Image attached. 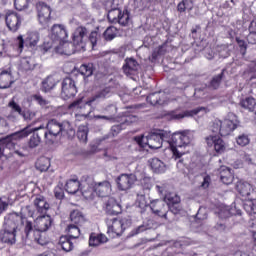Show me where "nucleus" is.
<instances>
[{
  "mask_svg": "<svg viewBox=\"0 0 256 256\" xmlns=\"http://www.w3.org/2000/svg\"><path fill=\"white\" fill-rule=\"evenodd\" d=\"M41 130V135H44L48 145H53L59 137H67V139H73V137H75V128H73V124L67 120L61 122L57 119H50L46 127L42 126Z\"/></svg>",
  "mask_w": 256,
  "mask_h": 256,
  "instance_id": "1",
  "label": "nucleus"
},
{
  "mask_svg": "<svg viewBox=\"0 0 256 256\" xmlns=\"http://www.w3.org/2000/svg\"><path fill=\"white\" fill-rule=\"evenodd\" d=\"M87 35V28L80 26L75 29L72 40L73 43L68 42L67 39L59 42L58 46H54L55 52L59 55H73L76 51H85V41L83 38Z\"/></svg>",
  "mask_w": 256,
  "mask_h": 256,
  "instance_id": "2",
  "label": "nucleus"
},
{
  "mask_svg": "<svg viewBox=\"0 0 256 256\" xmlns=\"http://www.w3.org/2000/svg\"><path fill=\"white\" fill-rule=\"evenodd\" d=\"M134 140L143 148L148 145L150 149H161L163 143H167L171 147V132L156 129L149 132L147 136H136Z\"/></svg>",
  "mask_w": 256,
  "mask_h": 256,
  "instance_id": "3",
  "label": "nucleus"
},
{
  "mask_svg": "<svg viewBox=\"0 0 256 256\" xmlns=\"http://www.w3.org/2000/svg\"><path fill=\"white\" fill-rule=\"evenodd\" d=\"M69 109H80L81 115L77 114L76 117H84V119H95V109H97V94H93L92 97H89L86 103L83 102V99H78L72 102L69 105Z\"/></svg>",
  "mask_w": 256,
  "mask_h": 256,
  "instance_id": "4",
  "label": "nucleus"
},
{
  "mask_svg": "<svg viewBox=\"0 0 256 256\" xmlns=\"http://www.w3.org/2000/svg\"><path fill=\"white\" fill-rule=\"evenodd\" d=\"M193 141V135L189 132H175L170 136V147L175 159H181L183 153L179 152L178 148L187 147Z\"/></svg>",
  "mask_w": 256,
  "mask_h": 256,
  "instance_id": "5",
  "label": "nucleus"
},
{
  "mask_svg": "<svg viewBox=\"0 0 256 256\" xmlns=\"http://www.w3.org/2000/svg\"><path fill=\"white\" fill-rule=\"evenodd\" d=\"M241 210L237 208H230L229 210H221L218 213L219 221L215 225V229L217 231H229L233 225L231 221H233V215L241 216Z\"/></svg>",
  "mask_w": 256,
  "mask_h": 256,
  "instance_id": "6",
  "label": "nucleus"
},
{
  "mask_svg": "<svg viewBox=\"0 0 256 256\" xmlns=\"http://www.w3.org/2000/svg\"><path fill=\"white\" fill-rule=\"evenodd\" d=\"M43 126L35 127L33 128L32 126H27L24 129L20 130L19 132L16 133L17 137H20L21 139L25 137H29L31 133L33 135L30 137L29 140V147L30 149H35V147H39V144L41 143V136L44 134L42 131Z\"/></svg>",
  "mask_w": 256,
  "mask_h": 256,
  "instance_id": "7",
  "label": "nucleus"
},
{
  "mask_svg": "<svg viewBox=\"0 0 256 256\" xmlns=\"http://www.w3.org/2000/svg\"><path fill=\"white\" fill-rule=\"evenodd\" d=\"M39 225V229L34 231V241L43 247L49 243V239L45 237V231H49V228L53 225V218L49 215L42 216Z\"/></svg>",
  "mask_w": 256,
  "mask_h": 256,
  "instance_id": "8",
  "label": "nucleus"
},
{
  "mask_svg": "<svg viewBox=\"0 0 256 256\" xmlns=\"http://www.w3.org/2000/svg\"><path fill=\"white\" fill-rule=\"evenodd\" d=\"M27 217L23 212H11L4 217V229H11V231H19L22 225H25Z\"/></svg>",
  "mask_w": 256,
  "mask_h": 256,
  "instance_id": "9",
  "label": "nucleus"
},
{
  "mask_svg": "<svg viewBox=\"0 0 256 256\" xmlns=\"http://www.w3.org/2000/svg\"><path fill=\"white\" fill-rule=\"evenodd\" d=\"M235 129H237V120L225 119L224 121H221L216 119L212 124V132L219 133L221 137L231 135L232 131H235Z\"/></svg>",
  "mask_w": 256,
  "mask_h": 256,
  "instance_id": "10",
  "label": "nucleus"
},
{
  "mask_svg": "<svg viewBox=\"0 0 256 256\" xmlns=\"http://www.w3.org/2000/svg\"><path fill=\"white\" fill-rule=\"evenodd\" d=\"M209 109L206 107H198L192 110L181 111L180 109L172 110L166 114V117L170 121H181V119H185V117H195V115H199V113L204 112L207 113Z\"/></svg>",
  "mask_w": 256,
  "mask_h": 256,
  "instance_id": "11",
  "label": "nucleus"
},
{
  "mask_svg": "<svg viewBox=\"0 0 256 256\" xmlns=\"http://www.w3.org/2000/svg\"><path fill=\"white\" fill-rule=\"evenodd\" d=\"M79 92L77 88V82L73 79V77H66L61 82V97L65 101L67 99H71V97H75Z\"/></svg>",
  "mask_w": 256,
  "mask_h": 256,
  "instance_id": "12",
  "label": "nucleus"
},
{
  "mask_svg": "<svg viewBox=\"0 0 256 256\" xmlns=\"http://www.w3.org/2000/svg\"><path fill=\"white\" fill-rule=\"evenodd\" d=\"M103 211L106 215H121L123 213V206L113 197H106L102 199Z\"/></svg>",
  "mask_w": 256,
  "mask_h": 256,
  "instance_id": "13",
  "label": "nucleus"
},
{
  "mask_svg": "<svg viewBox=\"0 0 256 256\" xmlns=\"http://www.w3.org/2000/svg\"><path fill=\"white\" fill-rule=\"evenodd\" d=\"M105 221L108 227L107 234L109 235V237L115 239V237H121V235H123L124 230L120 219L106 218Z\"/></svg>",
  "mask_w": 256,
  "mask_h": 256,
  "instance_id": "14",
  "label": "nucleus"
},
{
  "mask_svg": "<svg viewBox=\"0 0 256 256\" xmlns=\"http://www.w3.org/2000/svg\"><path fill=\"white\" fill-rule=\"evenodd\" d=\"M69 38L67 27L63 24H54L51 28L50 39L53 43H61Z\"/></svg>",
  "mask_w": 256,
  "mask_h": 256,
  "instance_id": "15",
  "label": "nucleus"
},
{
  "mask_svg": "<svg viewBox=\"0 0 256 256\" xmlns=\"http://www.w3.org/2000/svg\"><path fill=\"white\" fill-rule=\"evenodd\" d=\"M137 181L135 174H121L116 178V183L119 191H129Z\"/></svg>",
  "mask_w": 256,
  "mask_h": 256,
  "instance_id": "16",
  "label": "nucleus"
},
{
  "mask_svg": "<svg viewBox=\"0 0 256 256\" xmlns=\"http://www.w3.org/2000/svg\"><path fill=\"white\" fill-rule=\"evenodd\" d=\"M150 209L154 215L161 217L162 219H167V214L169 213V205L165 200H151Z\"/></svg>",
  "mask_w": 256,
  "mask_h": 256,
  "instance_id": "17",
  "label": "nucleus"
},
{
  "mask_svg": "<svg viewBox=\"0 0 256 256\" xmlns=\"http://www.w3.org/2000/svg\"><path fill=\"white\" fill-rule=\"evenodd\" d=\"M135 121H137V116L135 115L125 114L122 116L121 123L114 125L111 128L112 137L119 135L123 129H126L127 125H131V123H135Z\"/></svg>",
  "mask_w": 256,
  "mask_h": 256,
  "instance_id": "18",
  "label": "nucleus"
},
{
  "mask_svg": "<svg viewBox=\"0 0 256 256\" xmlns=\"http://www.w3.org/2000/svg\"><path fill=\"white\" fill-rule=\"evenodd\" d=\"M38 11V21L41 25H47L51 19V7L44 2H39L36 5Z\"/></svg>",
  "mask_w": 256,
  "mask_h": 256,
  "instance_id": "19",
  "label": "nucleus"
},
{
  "mask_svg": "<svg viewBox=\"0 0 256 256\" xmlns=\"http://www.w3.org/2000/svg\"><path fill=\"white\" fill-rule=\"evenodd\" d=\"M205 141L208 147H214V151H216V153H224L226 149L225 141H223L220 136L209 135L205 138Z\"/></svg>",
  "mask_w": 256,
  "mask_h": 256,
  "instance_id": "20",
  "label": "nucleus"
},
{
  "mask_svg": "<svg viewBox=\"0 0 256 256\" xmlns=\"http://www.w3.org/2000/svg\"><path fill=\"white\" fill-rule=\"evenodd\" d=\"M6 25L10 31H18L21 27V18L15 12L8 13L6 15Z\"/></svg>",
  "mask_w": 256,
  "mask_h": 256,
  "instance_id": "21",
  "label": "nucleus"
},
{
  "mask_svg": "<svg viewBox=\"0 0 256 256\" xmlns=\"http://www.w3.org/2000/svg\"><path fill=\"white\" fill-rule=\"evenodd\" d=\"M17 231L4 228L3 232L0 233V241L7 243L8 245H15L17 243Z\"/></svg>",
  "mask_w": 256,
  "mask_h": 256,
  "instance_id": "22",
  "label": "nucleus"
},
{
  "mask_svg": "<svg viewBox=\"0 0 256 256\" xmlns=\"http://www.w3.org/2000/svg\"><path fill=\"white\" fill-rule=\"evenodd\" d=\"M13 83L15 80H13L11 70H2L0 72V89H9Z\"/></svg>",
  "mask_w": 256,
  "mask_h": 256,
  "instance_id": "23",
  "label": "nucleus"
},
{
  "mask_svg": "<svg viewBox=\"0 0 256 256\" xmlns=\"http://www.w3.org/2000/svg\"><path fill=\"white\" fill-rule=\"evenodd\" d=\"M236 190L242 197H247L249 200L253 199L251 195L255 192L253 191V186L250 183L240 181L236 185Z\"/></svg>",
  "mask_w": 256,
  "mask_h": 256,
  "instance_id": "24",
  "label": "nucleus"
},
{
  "mask_svg": "<svg viewBox=\"0 0 256 256\" xmlns=\"http://www.w3.org/2000/svg\"><path fill=\"white\" fill-rule=\"evenodd\" d=\"M123 71L125 75H135L139 71V62L135 58H126Z\"/></svg>",
  "mask_w": 256,
  "mask_h": 256,
  "instance_id": "25",
  "label": "nucleus"
},
{
  "mask_svg": "<svg viewBox=\"0 0 256 256\" xmlns=\"http://www.w3.org/2000/svg\"><path fill=\"white\" fill-rule=\"evenodd\" d=\"M220 181L224 183V185H231L233 183V172H231V168L227 166H221L218 169Z\"/></svg>",
  "mask_w": 256,
  "mask_h": 256,
  "instance_id": "26",
  "label": "nucleus"
},
{
  "mask_svg": "<svg viewBox=\"0 0 256 256\" xmlns=\"http://www.w3.org/2000/svg\"><path fill=\"white\" fill-rule=\"evenodd\" d=\"M136 207L140 215H147V210L151 209V203L147 202L145 194H137Z\"/></svg>",
  "mask_w": 256,
  "mask_h": 256,
  "instance_id": "27",
  "label": "nucleus"
},
{
  "mask_svg": "<svg viewBox=\"0 0 256 256\" xmlns=\"http://www.w3.org/2000/svg\"><path fill=\"white\" fill-rule=\"evenodd\" d=\"M154 228H155V221L148 219L144 221L140 226H137L136 228H134L130 232V235L131 237H135V235H139L140 233H144V231H149Z\"/></svg>",
  "mask_w": 256,
  "mask_h": 256,
  "instance_id": "28",
  "label": "nucleus"
},
{
  "mask_svg": "<svg viewBox=\"0 0 256 256\" xmlns=\"http://www.w3.org/2000/svg\"><path fill=\"white\" fill-rule=\"evenodd\" d=\"M34 206L36 207L37 212L41 215H45V213L49 211L50 207L49 202H47V200L43 196H38L34 200Z\"/></svg>",
  "mask_w": 256,
  "mask_h": 256,
  "instance_id": "29",
  "label": "nucleus"
},
{
  "mask_svg": "<svg viewBox=\"0 0 256 256\" xmlns=\"http://www.w3.org/2000/svg\"><path fill=\"white\" fill-rule=\"evenodd\" d=\"M98 197H102V199H106L111 195V183L109 181L99 182L97 184Z\"/></svg>",
  "mask_w": 256,
  "mask_h": 256,
  "instance_id": "30",
  "label": "nucleus"
},
{
  "mask_svg": "<svg viewBox=\"0 0 256 256\" xmlns=\"http://www.w3.org/2000/svg\"><path fill=\"white\" fill-rule=\"evenodd\" d=\"M58 83L59 80L55 78V76H48L46 79L42 81V91L44 93H49V91H53V89L57 87Z\"/></svg>",
  "mask_w": 256,
  "mask_h": 256,
  "instance_id": "31",
  "label": "nucleus"
},
{
  "mask_svg": "<svg viewBox=\"0 0 256 256\" xmlns=\"http://www.w3.org/2000/svg\"><path fill=\"white\" fill-rule=\"evenodd\" d=\"M82 195L84 199L93 201L95 197H97V183L93 182L92 184H89L87 189L82 192Z\"/></svg>",
  "mask_w": 256,
  "mask_h": 256,
  "instance_id": "32",
  "label": "nucleus"
},
{
  "mask_svg": "<svg viewBox=\"0 0 256 256\" xmlns=\"http://www.w3.org/2000/svg\"><path fill=\"white\" fill-rule=\"evenodd\" d=\"M79 187H81V182L78 179H70L65 184V191L70 195H75L79 191Z\"/></svg>",
  "mask_w": 256,
  "mask_h": 256,
  "instance_id": "33",
  "label": "nucleus"
},
{
  "mask_svg": "<svg viewBox=\"0 0 256 256\" xmlns=\"http://www.w3.org/2000/svg\"><path fill=\"white\" fill-rule=\"evenodd\" d=\"M71 237L69 236H61L59 239L58 245H60L61 249L66 253L73 251L74 245L73 241H71Z\"/></svg>",
  "mask_w": 256,
  "mask_h": 256,
  "instance_id": "34",
  "label": "nucleus"
},
{
  "mask_svg": "<svg viewBox=\"0 0 256 256\" xmlns=\"http://www.w3.org/2000/svg\"><path fill=\"white\" fill-rule=\"evenodd\" d=\"M70 220L74 223V225L81 227V225L85 223V216H83L81 211L74 210L70 213Z\"/></svg>",
  "mask_w": 256,
  "mask_h": 256,
  "instance_id": "35",
  "label": "nucleus"
},
{
  "mask_svg": "<svg viewBox=\"0 0 256 256\" xmlns=\"http://www.w3.org/2000/svg\"><path fill=\"white\" fill-rule=\"evenodd\" d=\"M147 103L150 105H164L165 100L161 99V92L150 93L146 98Z\"/></svg>",
  "mask_w": 256,
  "mask_h": 256,
  "instance_id": "36",
  "label": "nucleus"
},
{
  "mask_svg": "<svg viewBox=\"0 0 256 256\" xmlns=\"http://www.w3.org/2000/svg\"><path fill=\"white\" fill-rule=\"evenodd\" d=\"M193 0H182L178 5H177V11L178 13H185V11L191 12L193 11Z\"/></svg>",
  "mask_w": 256,
  "mask_h": 256,
  "instance_id": "37",
  "label": "nucleus"
},
{
  "mask_svg": "<svg viewBox=\"0 0 256 256\" xmlns=\"http://www.w3.org/2000/svg\"><path fill=\"white\" fill-rule=\"evenodd\" d=\"M79 75L85 80L93 75V64H82L78 69Z\"/></svg>",
  "mask_w": 256,
  "mask_h": 256,
  "instance_id": "38",
  "label": "nucleus"
},
{
  "mask_svg": "<svg viewBox=\"0 0 256 256\" xmlns=\"http://www.w3.org/2000/svg\"><path fill=\"white\" fill-rule=\"evenodd\" d=\"M150 167L154 173H165L167 171V164L163 161H152Z\"/></svg>",
  "mask_w": 256,
  "mask_h": 256,
  "instance_id": "39",
  "label": "nucleus"
},
{
  "mask_svg": "<svg viewBox=\"0 0 256 256\" xmlns=\"http://www.w3.org/2000/svg\"><path fill=\"white\" fill-rule=\"evenodd\" d=\"M89 135V127L85 125H80L77 131V138L80 143H87V137Z\"/></svg>",
  "mask_w": 256,
  "mask_h": 256,
  "instance_id": "40",
  "label": "nucleus"
},
{
  "mask_svg": "<svg viewBox=\"0 0 256 256\" xmlns=\"http://www.w3.org/2000/svg\"><path fill=\"white\" fill-rule=\"evenodd\" d=\"M21 68L23 71H33L35 69V60L30 57L22 58Z\"/></svg>",
  "mask_w": 256,
  "mask_h": 256,
  "instance_id": "41",
  "label": "nucleus"
},
{
  "mask_svg": "<svg viewBox=\"0 0 256 256\" xmlns=\"http://www.w3.org/2000/svg\"><path fill=\"white\" fill-rule=\"evenodd\" d=\"M165 53H167V49H165V46H159L152 52L151 56H149V61L151 63H156L157 59H159L161 55H165Z\"/></svg>",
  "mask_w": 256,
  "mask_h": 256,
  "instance_id": "42",
  "label": "nucleus"
},
{
  "mask_svg": "<svg viewBox=\"0 0 256 256\" xmlns=\"http://www.w3.org/2000/svg\"><path fill=\"white\" fill-rule=\"evenodd\" d=\"M26 45H29V47H35L37 43H39V33L38 32H30L27 34Z\"/></svg>",
  "mask_w": 256,
  "mask_h": 256,
  "instance_id": "43",
  "label": "nucleus"
},
{
  "mask_svg": "<svg viewBox=\"0 0 256 256\" xmlns=\"http://www.w3.org/2000/svg\"><path fill=\"white\" fill-rule=\"evenodd\" d=\"M109 23H117L121 15V9H106Z\"/></svg>",
  "mask_w": 256,
  "mask_h": 256,
  "instance_id": "44",
  "label": "nucleus"
},
{
  "mask_svg": "<svg viewBox=\"0 0 256 256\" xmlns=\"http://www.w3.org/2000/svg\"><path fill=\"white\" fill-rule=\"evenodd\" d=\"M164 201L166 205H173V204L181 203V197H179L177 193L170 192L165 194Z\"/></svg>",
  "mask_w": 256,
  "mask_h": 256,
  "instance_id": "45",
  "label": "nucleus"
},
{
  "mask_svg": "<svg viewBox=\"0 0 256 256\" xmlns=\"http://www.w3.org/2000/svg\"><path fill=\"white\" fill-rule=\"evenodd\" d=\"M54 197L59 201H63V199H65V189L63 182H59L58 185L54 188Z\"/></svg>",
  "mask_w": 256,
  "mask_h": 256,
  "instance_id": "46",
  "label": "nucleus"
},
{
  "mask_svg": "<svg viewBox=\"0 0 256 256\" xmlns=\"http://www.w3.org/2000/svg\"><path fill=\"white\" fill-rule=\"evenodd\" d=\"M243 208L248 215H256V202H253V199L244 202Z\"/></svg>",
  "mask_w": 256,
  "mask_h": 256,
  "instance_id": "47",
  "label": "nucleus"
},
{
  "mask_svg": "<svg viewBox=\"0 0 256 256\" xmlns=\"http://www.w3.org/2000/svg\"><path fill=\"white\" fill-rule=\"evenodd\" d=\"M79 235H81V230L79 229V226L75 224H70L68 226V237L71 239H79Z\"/></svg>",
  "mask_w": 256,
  "mask_h": 256,
  "instance_id": "48",
  "label": "nucleus"
},
{
  "mask_svg": "<svg viewBox=\"0 0 256 256\" xmlns=\"http://www.w3.org/2000/svg\"><path fill=\"white\" fill-rule=\"evenodd\" d=\"M225 70H222V72L212 78L210 81V88L211 89H219V86L221 85V81H223V76Z\"/></svg>",
  "mask_w": 256,
  "mask_h": 256,
  "instance_id": "49",
  "label": "nucleus"
},
{
  "mask_svg": "<svg viewBox=\"0 0 256 256\" xmlns=\"http://www.w3.org/2000/svg\"><path fill=\"white\" fill-rule=\"evenodd\" d=\"M104 39L106 41H113L115 37H117V28L115 27H108L105 32L103 33Z\"/></svg>",
  "mask_w": 256,
  "mask_h": 256,
  "instance_id": "50",
  "label": "nucleus"
},
{
  "mask_svg": "<svg viewBox=\"0 0 256 256\" xmlns=\"http://www.w3.org/2000/svg\"><path fill=\"white\" fill-rule=\"evenodd\" d=\"M117 23H119V25H122V27L129 25V11H121Z\"/></svg>",
  "mask_w": 256,
  "mask_h": 256,
  "instance_id": "51",
  "label": "nucleus"
},
{
  "mask_svg": "<svg viewBox=\"0 0 256 256\" xmlns=\"http://www.w3.org/2000/svg\"><path fill=\"white\" fill-rule=\"evenodd\" d=\"M35 167L37 171H40L41 173L45 171H49V168L51 167L50 161H36Z\"/></svg>",
  "mask_w": 256,
  "mask_h": 256,
  "instance_id": "52",
  "label": "nucleus"
},
{
  "mask_svg": "<svg viewBox=\"0 0 256 256\" xmlns=\"http://www.w3.org/2000/svg\"><path fill=\"white\" fill-rule=\"evenodd\" d=\"M14 7L17 11H23L29 7V0H14Z\"/></svg>",
  "mask_w": 256,
  "mask_h": 256,
  "instance_id": "53",
  "label": "nucleus"
},
{
  "mask_svg": "<svg viewBox=\"0 0 256 256\" xmlns=\"http://www.w3.org/2000/svg\"><path fill=\"white\" fill-rule=\"evenodd\" d=\"M107 97H111V87H105L98 91L97 99H107Z\"/></svg>",
  "mask_w": 256,
  "mask_h": 256,
  "instance_id": "54",
  "label": "nucleus"
},
{
  "mask_svg": "<svg viewBox=\"0 0 256 256\" xmlns=\"http://www.w3.org/2000/svg\"><path fill=\"white\" fill-rule=\"evenodd\" d=\"M53 45H55V42L51 40L50 42H44L43 45L40 46V52L42 55H45V53H49L53 49Z\"/></svg>",
  "mask_w": 256,
  "mask_h": 256,
  "instance_id": "55",
  "label": "nucleus"
},
{
  "mask_svg": "<svg viewBox=\"0 0 256 256\" xmlns=\"http://www.w3.org/2000/svg\"><path fill=\"white\" fill-rule=\"evenodd\" d=\"M33 101H36V103H38V105H40V107H45V105H48L49 102L43 98V96H41V94H34L32 96Z\"/></svg>",
  "mask_w": 256,
  "mask_h": 256,
  "instance_id": "56",
  "label": "nucleus"
},
{
  "mask_svg": "<svg viewBox=\"0 0 256 256\" xmlns=\"http://www.w3.org/2000/svg\"><path fill=\"white\" fill-rule=\"evenodd\" d=\"M249 141V136L245 134L238 136V138L236 139V143L240 145V147H245L246 145H249Z\"/></svg>",
  "mask_w": 256,
  "mask_h": 256,
  "instance_id": "57",
  "label": "nucleus"
},
{
  "mask_svg": "<svg viewBox=\"0 0 256 256\" xmlns=\"http://www.w3.org/2000/svg\"><path fill=\"white\" fill-rule=\"evenodd\" d=\"M236 43L240 47L241 54L245 55V53H247V42L239 37H236Z\"/></svg>",
  "mask_w": 256,
  "mask_h": 256,
  "instance_id": "58",
  "label": "nucleus"
},
{
  "mask_svg": "<svg viewBox=\"0 0 256 256\" xmlns=\"http://www.w3.org/2000/svg\"><path fill=\"white\" fill-rule=\"evenodd\" d=\"M168 211L173 213V215H179V213H181V205H179V203L168 204Z\"/></svg>",
  "mask_w": 256,
  "mask_h": 256,
  "instance_id": "59",
  "label": "nucleus"
},
{
  "mask_svg": "<svg viewBox=\"0 0 256 256\" xmlns=\"http://www.w3.org/2000/svg\"><path fill=\"white\" fill-rule=\"evenodd\" d=\"M105 9H119V0H106Z\"/></svg>",
  "mask_w": 256,
  "mask_h": 256,
  "instance_id": "60",
  "label": "nucleus"
},
{
  "mask_svg": "<svg viewBox=\"0 0 256 256\" xmlns=\"http://www.w3.org/2000/svg\"><path fill=\"white\" fill-rule=\"evenodd\" d=\"M0 132L8 133L9 132V123L7 120L0 116Z\"/></svg>",
  "mask_w": 256,
  "mask_h": 256,
  "instance_id": "61",
  "label": "nucleus"
},
{
  "mask_svg": "<svg viewBox=\"0 0 256 256\" xmlns=\"http://www.w3.org/2000/svg\"><path fill=\"white\" fill-rule=\"evenodd\" d=\"M120 223L123 231H125V229H129V226L133 223V220H131V217H124L120 219Z\"/></svg>",
  "mask_w": 256,
  "mask_h": 256,
  "instance_id": "62",
  "label": "nucleus"
},
{
  "mask_svg": "<svg viewBox=\"0 0 256 256\" xmlns=\"http://www.w3.org/2000/svg\"><path fill=\"white\" fill-rule=\"evenodd\" d=\"M88 245L94 249L97 247V234L95 232L90 234Z\"/></svg>",
  "mask_w": 256,
  "mask_h": 256,
  "instance_id": "63",
  "label": "nucleus"
},
{
  "mask_svg": "<svg viewBox=\"0 0 256 256\" xmlns=\"http://www.w3.org/2000/svg\"><path fill=\"white\" fill-rule=\"evenodd\" d=\"M89 41L92 45V49H95L97 47V31H92L89 36Z\"/></svg>",
  "mask_w": 256,
  "mask_h": 256,
  "instance_id": "64",
  "label": "nucleus"
}]
</instances>
